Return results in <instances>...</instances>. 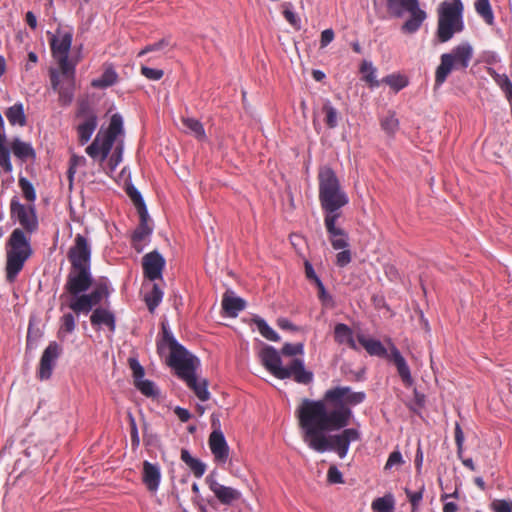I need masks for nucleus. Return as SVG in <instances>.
I'll use <instances>...</instances> for the list:
<instances>
[{
  "label": "nucleus",
  "instance_id": "f257e3e1",
  "mask_svg": "<svg viewBox=\"0 0 512 512\" xmlns=\"http://www.w3.org/2000/svg\"><path fill=\"white\" fill-rule=\"evenodd\" d=\"M365 399V392H355L349 386L328 389L322 401L303 399L296 416L305 442L310 448H348L359 440L358 429L347 428L332 436L326 433L347 427L352 417L351 407L363 403Z\"/></svg>",
  "mask_w": 512,
  "mask_h": 512
},
{
  "label": "nucleus",
  "instance_id": "f03ea898",
  "mask_svg": "<svg viewBox=\"0 0 512 512\" xmlns=\"http://www.w3.org/2000/svg\"><path fill=\"white\" fill-rule=\"evenodd\" d=\"M319 201L324 217H340V209L349 202L348 195L342 189L339 179L330 167H323L318 173Z\"/></svg>",
  "mask_w": 512,
  "mask_h": 512
},
{
  "label": "nucleus",
  "instance_id": "7ed1b4c3",
  "mask_svg": "<svg viewBox=\"0 0 512 512\" xmlns=\"http://www.w3.org/2000/svg\"><path fill=\"white\" fill-rule=\"evenodd\" d=\"M31 254L30 239L22 229H14L6 244V279L8 282L12 283L15 280Z\"/></svg>",
  "mask_w": 512,
  "mask_h": 512
},
{
  "label": "nucleus",
  "instance_id": "20e7f679",
  "mask_svg": "<svg viewBox=\"0 0 512 512\" xmlns=\"http://www.w3.org/2000/svg\"><path fill=\"white\" fill-rule=\"evenodd\" d=\"M473 57V48L468 43L454 47L449 53L440 57V64L435 71V87H440L452 70L465 71Z\"/></svg>",
  "mask_w": 512,
  "mask_h": 512
},
{
  "label": "nucleus",
  "instance_id": "39448f33",
  "mask_svg": "<svg viewBox=\"0 0 512 512\" xmlns=\"http://www.w3.org/2000/svg\"><path fill=\"white\" fill-rule=\"evenodd\" d=\"M463 5L461 0L444 1L438 18L437 37L441 43L449 41L453 35L463 30Z\"/></svg>",
  "mask_w": 512,
  "mask_h": 512
},
{
  "label": "nucleus",
  "instance_id": "423d86ee",
  "mask_svg": "<svg viewBox=\"0 0 512 512\" xmlns=\"http://www.w3.org/2000/svg\"><path fill=\"white\" fill-rule=\"evenodd\" d=\"M163 342L166 343L170 349V356L168 364L175 369L177 376L184 379L194 372L199 365L198 359L189 353L184 346L179 344L171 333L164 329Z\"/></svg>",
  "mask_w": 512,
  "mask_h": 512
},
{
  "label": "nucleus",
  "instance_id": "0eeeda50",
  "mask_svg": "<svg viewBox=\"0 0 512 512\" xmlns=\"http://www.w3.org/2000/svg\"><path fill=\"white\" fill-rule=\"evenodd\" d=\"M388 9L396 17H401L403 11L409 13L408 19L401 26L404 34L416 33L427 18V13L419 6V0L396 3L395 7H388Z\"/></svg>",
  "mask_w": 512,
  "mask_h": 512
},
{
  "label": "nucleus",
  "instance_id": "6e6552de",
  "mask_svg": "<svg viewBox=\"0 0 512 512\" xmlns=\"http://www.w3.org/2000/svg\"><path fill=\"white\" fill-rule=\"evenodd\" d=\"M73 36L71 32H64L50 40L51 52L57 60L61 74L72 75L75 72V64L69 60V52Z\"/></svg>",
  "mask_w": 512,
  "mask_h": 512
},
{
  "label": "nucleus",
  "instance_id": "1a4fd4ad",
  "mask_svg": "<svg viewBox=\"0 0 512 512\" xmlns=\"http://www.w3.org/2000/svg\"><path fill=\"white\" fill-rule=\"evenodd\" d=\"M93 283L91 267H71L67 275L64 290L71 296V299L85 294Z\"/></svg>",
  "mask_w": 512,
  "mask_h": 512
},
{
  "label": "nucleus",
  "instance_id": "9d476101",
  "mask_svg": "<svg viewBox=\"0 0 512 512\" xmlns=\"http://www.w3.org/2000/svg\"><path fill=\"white\" fill-rule=\"evenodd\" d=\"M109 296V289L106 283H101L88 294H82L79 297L70 300L68 306L76 314H88L92 308L98 305L103 298Z\"/></svg>",
  "mask_w": 512,
  "mask_h": 512
},
{
  "label": "nucleus",
  "instance_id": "9b49d317",
  "mask_svg": "<svg viewBox=\"0 0 512 512\" xmlns=\"http://www.w3.org/2000/svg\"><path fill=\"white\" fill-rule=\"evenodd\" d=\"M10 216L11 219L17 220L23 228L22 230H25L27 233H33L38 228V220L34 205L31 204L26 206L20 203L16 196H14L10 201Z\"/></svg>",
  "mask_w": 512,
  "mask_h": 512
},
{
  "label": "nucleus",
  "instance_id": "f8f14e48",
  "mask_svg": "<svg viewBox=\"0 0 512 512\" xmlns=\"http://www.w3.org/2000/svg\"><path fill=\"white\" fill-rule=\"evenodd\" d=\"M67 258L71 267H91V245L82 234H77L73 245L69 248Z\"/></svg>",
  "mask_w": 512,
  "mask_h": 512
},
{
  "label": "nucleus",
  "instance_id": "ddd939ff",
  "mask_svg": "<svg viewBox=\"0 0 512 512\" xmlns=\"http://www.w3.org/2000/svg\"><path fill=\"white\" fill-rule=\"evenodd\" d=\"M51 86L59 94L61 106H68L74 99L75 73L70 75L58 74L56 71L50 73Z\"/></svg>",
  "mask_w": 512,
  "mask_h": 512
},
{
  "label": "nucleus",
  "instance_id": "4468645a",
  "mask_svg": "<svg viewBox=\"0 0 512 512\" xmlns=\"http://www.w3.org/2000/svg\"><path fill=\"white\" fill-rule=\"evenodd\" d=\"M62 349L56 342H51L45 348L40 358L39 367L37 370V377L40 380L50 379L53 369L56 365V361L59 358Z\"/></svg>",
  "mask_w": 512,
  "mask_h": 512
},
{
  "label": "nucleus",
  "instance_id": "2eb2a0df",
  "mask_svg": "<svg viewBox=\"0 0 512 512\" xmlns=\"http://www.w3.org/2000/svg\"><path fill=\"white\" fill-rule=\"evenodd\" d=\"M340 217H324V225L328 233L331 246L335 250L346 249L349 247L348 233L336 223Z\"/></svg>",
  "mask_w": 512,
  "mask_h": 512
},
{
  "label": "nucleus",
  "instance_id": "dca6fc26",
  "mask_svg": "<svg viewBox=\"0 0 512 512\" xmlns=\"http://www.w3.org/2000/svg\"><path fill=\"white\" fill-rule=\"evenodd\" d=\"M259 357L262 365L276 378L279 379L281 376L288 375L282 366L280 353L274 347L264 346L259 353Z\"/></svg>",
  "mask_w": 512,
  "mask_h": 512
},
{
  "label": "nucleus",
  "instance_id": "f3484780",
  "mask_svg": "<svg viewBox=\"0 0 512 512\" xmlns=\"http://www.w3.org/2000/svg\"><path fill=\"white\" fill-rule=\"evenodd\" d=\"M166 261L158 251L147 253L142 258L143 273L151 281L161 279Z\"/></svg>",
  "mask_w": 512,
  "mask_h": 512
},
{
  "label": "nucleus",
  "instance_id": "a211bd4d",
  "mask_svg": "<svg viewBox=\"0 0 512 512\" xmlns=\"http://www.w3.org/2000/svg\"><path fill=\"white\" fill-rule=\"evenodd\" d=\"M284 371L288 374L287 376H281L279 379L293 378L295 382L299 384L307 385L313 380V373L307 371L304 367V363L301 359H293L289 366L284 367Z\"/></svg>",
  "mask_w": 512,
  "mask_h": 512
},
{
  "label": "nucleus",
  "instance_id": "6ab92c4d",
  "mask_svg": "<svg viewBox=\"0 0 512 512\" xmlns=\"http://www.w3.org/2000/svg\"><path fill=\"white\" fill-rule=\"evenodd\" d=\"M388 358L396 366L397 372L403 384L407 387H410L413 384V378L411 376L410 368L404 357L401 355L400 351L394 345H392L390 348Z\"/></svg>",
  "mask_w": 512,
  "mask_h": 512
},
{
  "label": "nucleus",
  "instance_id": "aec40b11",
  "mask_svg": "<svg viewBox=\"0 0 512 512\" xmlns=\"http://www.w3.org/2000/svg\"><path fill=\"white\" fill-rule=\"evenodd\" d=\"M90 322L95 328L106 326L112 333L116 330V317L114 313L103 307H98L93 310L90 316Z\"/></svg>",
  "mask_w": 512,
  "mask_h": 512
},
{
  "label": "nucleus",
  "instance_id": "412c9836",
  "mask_svg": "<svg viewBox=\"0 0 512 512\" xmlns=\"http://www.w3.org/2000/svg\"><path fill=\"white\" fill-rule=\"evenodd\" d=\"M208 483L210 490L215 494L219 502L224 505H230L241 497V493L238 490L221 485L216 480H210Z\"/></svg>",
  "mask_w": 512,
  "mask_h": 512
},
{
  "label": "nucleus",
  "instance_id": "4be33fe9",
  "mask_svg": "<svg viewBox=\"0 0 512 512\" xmlns=\"http://www.w3.org/2000/svg\"><path fill=\"white\" fill-rule=\"evenodd\" d=\"M161 480V472L158 465L150 463L149 461L143 462L142 482L150 492L158 490Z\"/></svg>",
  "mask_w": 512,
  "mask_h": 512
},
{
  "label": "nucleus",
  "instance_id": "5701e85b",
  "mask_svg": "<svg viewBox=\"0 0 512 512\" xmlns=\"http://www.w3.org/2000/svg\"><path fill=\"white\" fill-rule=\"evenodd\" d=\"M245 301L234 295L231 291H226L222 297L223 313L228 317H236L239 312L245 309Z\"/></svg>",
  "mask_w": 512,
  "mask_h": 512
},
{
  "label": "nucleus",
  "instance_id": "b1692460",
  "mask_svg": "<svg viewBox=\"0 0 512 512\" xmlns=\"http://www.w3.org/2000/svg\"><path fill=\"white\" fill-rule=\"evenodd\" d=\"M113 145L106 146V139L99 132L93 142L86 148V153L93 159L103 162L108 157Z\"/></svg>",
  "mask_w": 512,
  "mask_h": 512
},
{
  "label": "nucleus",
  "instance_id": "393cba45",
  "mask_svg": "<svg viewBox=\"0 0 512 512\" xmlns=\"http://www.w3.org/2000/svg\"><path fill=\"white\" fill-rule=\"evenodd\" d=\"M139 216H140V224L135 229V231L133 232V235H132V246L138 253L142 252V250H143V247L141 244L142 241H144L145 238L148 237L152 233V228L149 227V225L147 223L148 212L143 211V212L139 213Z\"/></svg>",
  "mask_w": 512,
  "mask_h": 512
},
{
  "label": "nucleus",
  "instance_id": "a878e982",
  "mask_svg": "<svg viewBox=\"0 0 512 512\" xmlns=\"http://www.w3.org/2000/svg\"><path fill=\"white\" fill-rule=\"evenodd\" d=\"M334 339L338 344H346L350 349L358 350L352 329L344 323H338L335 325Z\"/></svg>",
  "mask_w": 512,
  "mask_h": 512
},
{
  "label": "nucleus",
  "instance_id": "bb28decb",
  "mask_svg": "<svg viewBox=\"0 0 512 512\" xmlns=\"http://www.w3.org/2000/svg\"><path fill=\"white\" fill-rule=\"evenodd\" d=\"M187 386L194 392V394L201 401H207L210 398V393L207 389V381L205 379L199 380L196 372L183 379Z\"/></svg>",
  "mask_w": 512,
  "mask_h": 512
},
{
  "label": "nucleus",
  "instance_id": "cd10ccee",
  "mask_svg": "<svg viewBox=\"0 0 512 512\" xmlns=\"http://www.w3.org/2000/svg\"><path fill=\"white\" fill-rule=\"evenodd\" d=\"M11 150L15 157L25 162L29 159L36 158V152L30 143L24 142L19 138L13 139L11 142Z\"/></svg>",
  "mask_w": 512,
  "mask_h": 512
},
{
  "label": "nucleus",
  "instance_id": "c85d7f7f",
  "mask_svg": "<svg viewBox=\"0 0 512 512\" xmlns=\"http://www.w3.org/2000/svg\"><path fill=\"white\" fill-rule=\"evenodd\" d=\"M357 340L360 345L364 347V349L371 355V356H378V357H388L389 354H387L386 348L383 346V344L376 339L367 338L364 334H358Z\"/></svg>",
  "mask_w": 512,
  "mask_h": 512
},
{
  "label": "nucleus",
  "instance_id": "c756f323",
  "mask_svg": "<svg viewBox=\"0 0 512 512\" xmlns=\"http://www.w3.org/2000/svg\"><path fill=\"white\" fill-rule=\"evenodd\" d=\"M487 73L500 87L502 92L505 94L507 101L512 106V82L510 81L509 77L506 74H499L495 69L491 67L487 69Z\"/></svg>",
  "mask_w": 512,
  "mask_h": 512
},
{
  "label": "nucleus",
  "instance_id": "7c9ffc66",
  "mask_svg": "<svg viewBox=\"0 0 512 512\" xmlns=\"http://www.w3.org/2000/svg\"><path fill=\"white\" fill-rule=\"evenodd\" d=\"M123 129V119L121 115L114 114L112 115L109 123L108 129L101 133V135L106 139V146L113 145L117 136L122 133Z\"/></svg>",
  "mask_w": 512,
  "mask_h": 512
},
{
  "label": "nucleus",
  "instance_id": "2f4dec72",
  "mask_svg": "<svg viewBox=\"0 0 512 512\" xmlns=\"http://www.w3.org/2000/svg\"><path fill=\"white\" fill-rule=\"evenodd\" d=\"M182 124L185 128V132L193 135L199 141H205L207 139L203 124L191 117H183Z\"/></svg>",
  "mask_w": 512,
  "mask_h": 512
},
{
  "label": "nucleus",
  "instance_id": "473e14b6",
  "mask_svg": "<svg viewBox=\"0 0 512 512\" xmlns=\"http://www.w3.org/2000/svg\"><path fill=\"white\" fill-rule=\"evenodd\" d=\"M97 127V118L82 120L77 126L78 139L81 145L87 143Z\"/></svg>",
  "mask_w": 512,
  "mask_h": 512
},
{
  "label": "nucleus",
  "instance_id": "72a5a7b5",
  "mask_svg": "<svg viewBox=\"0 0 512 512\" xmlns=\"http://www.w3.org/2000/svg\"><path fill=\"white\" fill-rule=\"evenodd\" d=\"M118 81V74L112 66L105 68L100 78L94 79L91 85L94 88H107L114 85Z\"/></svg>",
  "mask_w": 512,
  "mask_h": 512
},
{
  "label": "nucleus",
  "instance_id": "f704fd0d",
  "mask_svg": "<svg viewBox=\"0 0 512 512\" xmlns=\"http://www.w3.org/2000/svg\"><path fill=\"white\" fill-rule=\"evenodd\" d=\"M5 115L11 125H26V116L24 113V107L22 103H15L13 106L9 107Z\"/></svg>",
  "mask_w": 512,
  "mask_h": 512
},
{
  "label": "nucleus",
  "instance_id": "c9c22d12",
  "mask_svg": "<svg viewBox=\"0 0 512 512\" xmlns=\"http://www.w3.org/2000/svg\"><path fill=\"white\" fill-rule=\"evenodd\" d=\"M181 459L190 468L196 477H201L205 473V465L198 459L191 456L188 450H181Z\"/></svg>",
  "mask_w": 512,
  "mask_h": 512
},
{
  "label": "nucleus",
  "instance_id": "e433bc0d",
  "mask_svg": "<svg viewBox=\"0 0 512 512\" xmlns=\"http://www.w3.org/2000/svg\"><path fill=\"white\" fill-rule=\"evenodd\" d=\"M360 72L363 74V80L371 88L379 86L380 82L376 79V69L371 62L363 61L360 66Z\"/></svg>",
  "mask_w": 512,
  "mask_h": 512
},
{
  "label": "nucleus",
  "instance_id": "4c0bfd02",
  "mask_svg": "<svg viewBox=\"0 0 512 512\" xmlns=\"http://www.w3.org/2000/svg\"><path fill=\"white\" fill-rule=\"evenodd\" d=\"M475 10L488 25H492L494 22V14L490 5L489 0H476Z\"/></svg>",
  "mask_w": 512,
  "mask_h": 512
},
{
  "label": "nucleus",
  "instance_id": "58836bf2",
  "mask_svg": "<svg viewBox=\"0 0 512 512\" xmlns=\"http://www.w3.org/2000/svg\"><path fill=\"white\" fill-rule=\"evenodd\" d=\"M259 333L267 340L277 342L280 340L279 335L267 324V322L259 317L253 319Z\"/></svg>",
  "mask_w": 512,
  "mask_h": 512
},
{
  "label": "nucleus",
  "instance_id": "ea45409f",
  "mask_svg": "<svg viewBox=\"0 0 512 512\" xmlns=\"http://www.w3.org/2000/svg\"><path fill=\"white\" fill-rule=\"evenodd\" d=\"M382 82L389 85L395 92H399L408 85L407 77L401 74H390L382 79Z\"/></svg>",
  "mask_w": 512,
  "mask_h": 512
},
{
  "label": "nucleus",
  "instance_id": "a19ab883",
  "mask_svg": "<svg viewBox=\"0 0 512 512\" xmlns=\"http://www.w3.org/2000/svg\"><path fill=\"white\" fill-rule=\"evenodd\" d=\"M18 185L22 191L23 197L29 203L33 204L37 198L33 184L27 178L20 176L18 179Z\"/></svg>",
  "mask_w": 512,
  "mask_h": 512
},
{
  "label": "nucleus",
  "instance_id": "79ce46f5",
  "mask_svg": "<svg viewBox=\"0 0 512 512\" xmlns=\"http://www.w3.org/2000/svg\"><path fill=\"white\" fill-rule=\"evenodd\" d=\"M162 296L163 292L156 284H154L151 292L145 296L146 305L151 313H153L156 307L160 304Z\"/></svg>",
  "mask_w": 512,
  "mask_h": 512
},
{
  "label": "nucleus",
  "instance_id": "37998d69",
  "mask_svg": "<svg viewBox=\"0 0 512 512\" xmlns=\"http://www.w3.org/2000/svg\"><path fill=\"white\" fill-rule=\"evenodd\" d=\"M381 127L387 134L394 135L399 129V120L396 114L389 112L388 115L381 120Z\"/></svg>",
  "mask_w": 512,
  "mask_h": 512
},
{
  "label": "nucleus",
  "instance_id": "c03bdc74",
  "mask_svg": "<svg viewBox=\"0 0 512 512\" xmlns=\"http://www.w3.org/2000/svg\"><path fill=\"white\" fill-rule=\"evenodd\" d=\"M375 512H393L394 502L391 496L377 498L372 503Z\"/></svg>",
  "mask_w": 512,
  "mask_h": 512
},
{
  "label": "nucleus",
  "instance_id": "a18cd8bd",
  "mask_svg": "<svg viewBox=\"0 0 512 512\" xmlns=\"http://www.w3.org/2000/svg\"><path fill=\"white\" fill-rule=\"evenodd\" d=\"M135 387L145 396L147 397H157L159 392L154 384V382L150 380L141 379L134 383Z\"/></svg>",
  "mask_w": 512,
  "mask_h": 512
},
{
  "label": "nucleus",
  "instance_id": "49530a36",
  "mask_svg": "<svg viewBox=\"0 0 512 512\" xmlns=\"http://www.w3.org/2000/svg\"><path fill=\"white\" fill-rule=\"evenodd\" d=\"M325 113V123L329 128H335L338 125V111L329 101H326L322 108Z\"/></svg>",
  "mask_w": 512,
  "mask_h": 512
},
{
  "label": "nucleus",
  "instance_id": "de8ad7c7",
  "mask_svg": "<svg viewBox=\"0 0 512 512\" xmlns=\"http://www.w3.org/2000/svg\"><path fill=\"white\" fill-rule=\"evenodd\" d=\"M76 117L82 120L97 118V115L87 100H81L77 105Z\"/></svg>",
  "mask_w": 512,
  "mask_h": 512
},
{
  "label": "nucleus",
  "instance_id": "09e8293b",
  "mask_svg": "<svg viewBox=\"0 0 512 512\" xmlns=\"http://www.w3.org/2000/svg\"><path fill=\"white\" fill-rule=\"evenodd\" d=\"M404 491L409 499V502L411 503L412 512H415L423 498L424 485L421 484L416 491H412L408 487H406Z\"/></svg>",
  "mask_w": 512,
  "mask_h": 512
},
{
  "label": "nucleus",
  "instance_id": "8fccbe9b",
  "mask_svg": "<svg viewBox=\"0 0 512 512\" xmlns=\"http://www.w3.org/2000/svg\"><path fill=\"white\" fill-rule=\"evenodd\" d=\"M126 193L134 203L135 207L138 210V213L143 211H147L144 200L140 194V192L132 185L127 186Z\"/></svg>",
  "mask_w": 512,
  "mask_h": 512
},
{
  "label": "nucleus",
  "instance_id": "3c124183",
  "mask_svg": "<svg viewBox=\"0 0 512 512\" xmlns=\"http://www.w3.org/2000/svg\"><path fill=\"white\" fill-rule=\"evenodd\" d=\"M171 42L169 38H162L158 42L145 46L139 53L138 57L144 56L147 53L155 51H163L166 47L170 46Z\"/></svg>",
  "mask_w": 512,
  "mask_h": 512
},
{
  "label": "nucleus",
  "instance_id": "603ef678",
  "mask_svg": "<svg viewBox=\"0 0 512 512\" xmlns=\"http://www.w3.org/2000/svg\"><path fill=\"white\" fill-rule=\"evenodd\" d=\"M61 326L59 330V334L61 333H72L76 327L75 317L72 313L64 314L61 319Z\"/></svg>",
  "mask_w": 512,
  "mask_h": 512
},
{
  "label": "nucleus",
  "instance_id": "864d4df0",
  "mask_svg": "<svg viewBox=\"0 0 512 512\" xmlns=\"http://www.w3.org/2000/svg\"><path fill=\"white\" fill-rule=\"evenodd\" d=\"M304 352V345L302 343L291 344L285 343L281 349V354L284 356L301 355Z\"/></svg>",
  "mask_w": 512,
  "mask_h": 512
},
{
  "label": "nucleus",
  "instance_id": "5fc2aeb1",
  "mask_svg": "<svg viewBox=\"0 0 512 512\" xmlns=\"http://www.w3.org/2000/svg\"><path fill=\"white\" fill-rule=\"evenodd\" d=\"M318 298L324 306L333 307L334 302L330 294L327 293L321 280H317Z\"/></svg>",
  "mask_w": 512,
  "mask_h": 512
},
{
  "label": "nucleus",
  "instance_id": "6e6d98bb",
  "mask_svg": "<svg viewBox=\"0 0 512 512\" xmlns=\"http://www.w3.org/2000/svg\"><path fill=\"white\" fill-rule=\"evenodd\" d=\"M209 448H227L224 435L221 431H213L210 434Z\"/></svg>",
  "mask_w": 512,
  "mask_h": 512
},
{
  "label": "nucleus",
  "instance_id": "4d7b16f0",
  "mask_svg": "<svg viewBox=\"0 0 512 512\" xmlns=\"http://www.w3.org/2000/svg\"><path fill=\"white\" fill-rule=\"evenodd\" d=\"M0 165L7 173L13 169L10 161V151L5 145H0Z\"/></svg>",
  "mask_w": 512,
  "mask_h": 512
},
{
  "label": "nucleus",
  "instance_id": "13d9d810",
  "mask_svg": "<svg viewBox=\"0 0 512 512\" xmlns=\"http://www.w3.org/2000/svg\"><path fill=\"white\" fill-rule=\"evenodd\" d=\"M141 74L149 79V80H152V81H158L160 80L163 75H164V71L162 69H156V68H150V67H147V66H141Z\"/></svg>",
  "mask_w": 512,
  "mask_h": 512
},
{
  "label": "nucleus",
  "instance_id": "bf43d9fd",
  "mask_svg": "<svg viewBox=\"0 0 512 512\" xmlns=\"http://www.w3.org/2000/svg\"><path fill=\"white\" fill-rule=\"evenodd\" d=\"M404 463L401 453L394 450L388 457L385 465V470H390L393 467H400Z\"/></svg>",
  "mask_w": 512,
  "mask_h": 512
},
{
  "label": "nucleus",
  "instance_id": "052dcab7",
  "mask_svg": "<svg viewBox=\"0 0 512 512\" xmlns=\"http://www.w3.org/2000/svg\"><path fill=\"white\" fill-rule=\"evenodd\" d=\"M129 367L132 370L134 383L143 379L145 371L144 368L140 365L138 360L134 358L129 359Z\"/></svg>",
  "mask_w": 512,
  "mask_h": 512
},
{
  "label": "nucleus",
  "instance_id": "680f3d73",
  "mask_svg": "<svg viewBox=\"0 0 512 512\" xmlns=\"http://www.w3.org/2000/svg\"><path fill=\"white\" fill-rule=\"evenodd\" d=\"M327 481L330 484L344 483L342 473L338 470L336 465H331L327 473Z\"/></svg>",
  "mask_w": 512,
  "mask_h": 512
},
{
  "label": "nucleus",
  "instance_id": "e2e57ef3",
  "mask_svg": "<svg viewBox=\"0 0 512 512\" xmlns=\"http://www.w3.org/2000/svg\"><path fill=\"white\" fill-rule=\"evenodd\" d=\"M494 512H512V501L497 499L491 503Z\"/></svg>",
  "mask_w": 512,
  "mask_h": 512
},
{
  "label": "nucleus",
  "instance_id": "0e129e2a",
  "mask_svg": "<svg viewBox=\"0 0 512 512\" xmlns=\"http://www.w3.org/2000/svg\"><path fill=\"white\" fill-rule=\"evenodd\" d=\"M341 250L342 251H340L336 255L335 264L338 267H345V266H347L351 262L352 255H351V251L349 250V247L346 248V249H341Z\"/></svg>",
  "mask_w": 512,
  "mask_h": 512
},
{
  "label": "nucleus",
  "instance_id": "69168bd1",
  "mask_svg": "<svg viewBox=\"0 0 512 512\" xmlns=\"http://www.w3.org/2000/svg\"><path fill=\"white\" fill-rule=\"evenodd\" d=\"M122 160V148L116 147L115 151L111 155L108 161V165L110 167V170L113 171L121 162Z\"/></svg>",
  "mask_w": 512,
  "mask_h": 512
},
{
  "label": "nucleus",
  "instance_id": "338daca9",
  "mask_svg": "<svg viewBox=\"0 0 512 512\" xmlns=\"http://www.w3.org/2000/svg\"><path fill=\"white\" fill-rule=\"evenodd\" d=\"M334 39V31L332 29H325L321 33L320 47L324 48L329 45Z\"/></svg>",
  "mask_w": 512,
  "mask_h": 512
},
{
  "label": "nucleus",
  "instance_id": "774afa93",
  "mask_svg": "<svg viewBox=\"0 0 512 512\" xmlns=\"http://www.w3.org/2000/svg\"><path fill=\"white\" fill-rule=\"evenodd\" d=\"M212 452L218 464H225L229 459V450H212Z\"/></svg>",
  "mask_w": 512,
  "mask_h": 512
}]
</instances>
